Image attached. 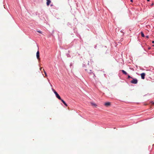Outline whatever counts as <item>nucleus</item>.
Returning a JSON list of instances; mask_svg holds the SVG:
<instances>
[{"label": "nucleus", "mask_w": 154, "mask_h": 154, "mask_svg": "<svg viewBox=\"0 0 154 154\" xmlns=\"http://www.w3.org/2000/svg\"><path fill=\"white\" fill-rule=\"evenodd\" d=\"M37 32L39 33H41V32L40 31H38Z\"/></svg>", "instance_id": "nucleus-16"}, {"label": "nucleus", "mask_w": 154, "mask_h": 154, "mask_svg": "<svg viewBox=\"0 0 154 154\" xmlns=\"http://www.w3.org/2000/svg\"><path fill=\"white\" fill-rule=\"evenodd\" d=\"M141 35L142 37H145L144 35L143 32H141Z\"/></svg>", "instance_id": "nucleus-11"}, {"label": "nucleus", "mask_w": 154, "mask_h": 154, "mask_svg": "<svg viewBox=\"0 0 154 154\" xmlns=\"http://www.w3.org/2000/svg\"><path fill=\"white\" fill-rule=\"evenodd\" d=\"M51 6H52V5H51Z\"/></svg>", "instance_id": "nucleus-24"}, {"label": "nucleus", "mask_w": 154, "mask_h": 154, "mask_svg": "<svg viewBox=\"0 0 154 154\" xmlns=\"http://www.w3.org/2000/svg\"><path fill=\"white\" fill-rule=\"evenodd\" d=\"M50 85H51V87H52V85H51V83H50Z\"/></svg>", "instance_id": "nucleus-21"}, {"label": "nucleus", "mask_w": 154, "mask_h": 154, "mask_svg": "<svg viewBox=\"0 0 154 154\" xmlns=\"http://www.w3.org/2000/svg\"><path fill=\"white\" fill-rule=\"evenodd\" d=\"M153 5V3H152V4L151 5V6H152Z\"/></svg>", "instance_id": "nucleus-17"}, {"label": "nucleus", "mask_w": 154, "mask_h": 154, "mask_svg": "<svg viewBox=\"0 0 154 154\" xmlns=\"http://www.w3.org/2000/svg\"><path fill=\"white\" fill-rule=\"evenodd\" d=\"M52 91L54 92V93L55 94V92H57L54 89L52 88Z\"/></svg>", "instance_id": "nucleus-14"}, {"label": "nucleus", "mask_w": 154, "mask_h": 154, "mask_svg": "<svg viewBox=\"0 0 154 154\" xmlns=\"http://www.w3.org/2000/svg\"><path fill=\"white\" fill-rule=\"evenodd\" d=\"M147 1L148 2H149V0H147Z\"/></svg>", "instance_id": "nucleus-22"}, {"label": "nucleus", "mask_w": 154, "mask_h": 154, "mask_svg": "<svg viewBox=\"0 0 154 154\" xmlns=\"http://www.w3.org/2000/svg\"><path fill=\"white\" fill-rule=\"evenodd\" d=\"M91 104L92 106L95 107H96L97 106L96 104L93 102H91Z\"/></svg>", "instance_id": "nucleus-6"}, {"label": "nucleus", "mask_w": 154, "mask_h": 154, "mask_svg": "<svg viewBox=\"0 0 154 154\" xmlns=\"http://www.w3.org/2000/svg\"><path fill=\"white\" fill-rule=\"evenodd\" d=\"M146 38H148V36H146Z\"/></svg>", "instance_id": "nucleus-23"}, {"label": "nucleus", "mask_w": 154, "mask_h": 154, "mask_svg": "<svg viewBox=\"0 0 154 154\" xmlns=\"http://www.w3.org/2000/svg\"><path fill=\"white\" fill-rule=\"evenodd\" d=\"M85 70L87 72H88L90 74H91L92 73L91 70H88L86 69Z\"/></svg>", "instance_id": "nucleus-5"}, {"label": "nucleus", "mask_w": 154, "mask_h": 154, "mask_svg": "<svg viewBox=\"0 0 154 154\" xmlns=\"http://www.w3.org/2000/svg\"><path fill=\"white\" fill-rule=\"evenodd\" d=\"M110 105V103L109 102H107L105 103V105L106 106H108Z\"/></svg>", "instance_id": "nucleus-8"}, {"label": "nucleus", "mask_w": 154, "mask_h": 154, "mask_svg": "<svg viewBox=\"0 0 154 154\" xmlns=\"http://www.w3.org/2000/svg\"><path fill=\"white\" fill-rule=\"evenodd\" d=\"M138 80L137 79L132 78V80L131 81V82L133 84H136L137 83Z\"/></svg>", "instance_id": "nucleus-1"}, {"label": "nucleus", "mask_w": 154, "mask_h": 154, "mask_svg": "<svg viewBox=\"0 0 154 154\" xmlns=\"http://www.w3.org/2000/svg\"><path fill=\"white\" fill-rule=\"evenodd\" d=\"M43 70L44 71V72L45 73V76L46 77H47V73H46V72L44 70V69H43Z\"/></svg>", "instance_id": "nucleus-12"}, {"label": "nucleus", "mask_w": 154, "mask_h": 154, "mask_svg": "<svg viewBox=\"0 0 154 154\" xmlns=\"http://www.w3.org/2000/svg\"><path fill=\"white\" fill-rule=\"evenodd\" d=\"M128 75V79H129L130 78H131V79L133 78L132 77H131L129 75Z\"/></svg>", "instance_id": "nucleus-13"}, {"label": "nucleus", "mask_w": 154, "mask_h": 154, "mask_svg": "<svg viewBox=\"0 0 154 154\" xmlns=\"http://www.w3.org/2000/svg\"><path fill=\"white\" fill-rule=\"evenodd\" d=\"M66 106H67V104L65 103V102L62 99L60 100Z\"/></svg>", "instance_id": "nucleus-9"}, {"label": "nucleus", "mask_w": 154, "mask_h": 154, "mask_svg": "<svg viewBox=\"0 0 154 154\" xmlns=\"http://www.w3.org/2000/svg\"><path fill=\"white\" fill-rule=\"evenodd\" d=\"M55 94L56 95V97L58 98L59 100H61V98L60 96L57 93V92H55Z\"/></svg>", "instance_id": "nucleus-2"}, {"label": "nucleus", "mask_w": 154, "mask_h": 154, "mask_svg": "<svg viewBox=\"0 0 154 154\" xmlns=\"http://www.w3.org/2000/svg\"><path fill=\"white\" fill-rule=\"evenodd\" d=\"M152 43L154 44V41H152Z\"/></svg>", "instance_id": "nucleus-18"}, {"label": "nucleus", "mask_w": 154, "mask_h": 154, "mask_svg": "<svg viewBox=\"0 0 154 154\" xmlns=\"http://www.w3.org/2000/svg\"><path fill=\"white\" fill-rule=\"evenodd\" d=\"M36 57L38 59H39V53L38 51L36 53Z\"/></svg>", "instance_id": "nucleus-4"}, {"label": "nucleus", "mask_w": 154, "mask_h": 154, "mask_svg": "<svg viewBox=\"0 0 154 154\" xmlns=\"http://www.w3.org/2000/svg\"><path fill=\"white\" fill-rule=\"evenodd\" d=\"M145 75V73H141V78L142 79H144Z\"/></svg>", "instance_id": "nucleus-3"}, {"label": "nucleus", "mask_w": 154, "mask_h": 154, "mask_svg": "<svg viewBox=\"0 0 154 154\" xmlns=\"http://www.w3.org/2000/svg\"><path fill=\"white\" fill-rule=\"evenodd\" d=\"M122 72L123 73V74H124L125 75H128V73L126 72L125 71H124L123 70H121Z\"/></svg>", "instance_id": "nucleus-10"}, {"label": "nucleus", "mask_w": 154, "mask_h": 154, "mask_svg": "<svg viewBox=\"0 0 154 154\" xmlns=\"http://www.w3.org/2000/svg\"><path fill=\"white\" fill-rule=\"evenodd\" d=\"M47 1V5L49 6L51 2V1L50 0H46Z\"/></svg>", "instance_id": "nucleus-7"}, {"label": "nucleus", "mask_w": 154, "mask_h": 154, "mask_svg": "<svg viewBox=\"0 0 154 154\" xmlns=\"http://www.w3.org/2000/svg\"><path fill=\"white\" fill-rule=\"evenodd\" d=\"M151 103H152V104L154 105V102H151Z\"/></svg>", "instance_id": "nucleus-15"}, {"label": "nucleus", "mask_w": 154, "mask_h": 154, "mask_svg": "<svg viewBox=\"0 0 154 154\" xmlns=\"http://www.w3.org/2000/svg\"><path fill=\"white\" fill-rule=\"evenodd\" d=\"M42 67L40 69V70H41V71L42 70Z\"/></svg>", "instance_id": "nucleus-19"}, {"label": "nucleus", "mask_w": 154, "mask_h": 154, "mask_svg": "<svg viewBox=\"0 0 154 154\" xmlns=\"http://www.w3.org/2000/svg\"><path fill=\"white\" fill-rule=\"evenodd\" d=\"M130 1L131 2H133V0H130Z\"/></svg>", "instance_id": "nucleus-20"}]
</instances>
